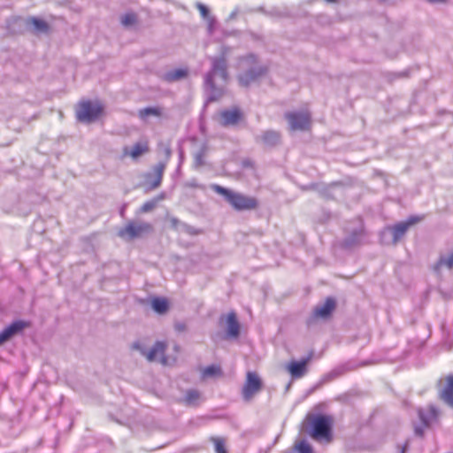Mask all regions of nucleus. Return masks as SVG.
I'll list each match as a JSON object with an SVG mask.
<instances>
[{
    "label": "nucleus",
    "mask_w": 453,
    "mask_h": 453,
    "mask_svg": "<svg viewBox=\"0 0 453 453\" xmlns=\"http://www.w3.org/2000/svg\"><path fill=\"white\" fill-rule=\"evenodd\" d=\"M165 344L162 342H157L153 347L147 351L146 357L149 361L155 360L156 357L158 354H163L165 352Z\"/></svg>",
    "instance_id": "obj_23"
},
{
    "label": "nucleus",
    "mask_w": 453,
    "mask_h": 453,
    "mask_svg": "<svg viewBox=\"0 0 453 453\" xmlns=\"http://www.w3.org/2000/svg\"><path fill=\"white\" fill-rule=\"evenodd\" d=\"M195 165H196V166H201V165H203V154L202 153H197L196 155Z\"/></svg>",
    "instance_id": "obj_36"
},
{
    "label": "nucleus",
    "mask_w": 453,
    "mask_h": 453,
    "mask_svg": "<svg viewBox=\"0 0 453 453\" xmlns=\"http://www.w3.org/2000/svg\"><path fill=\"white\" fill-rule=\"evenodd\" d=\"M150 231H152V226L150 223L129 222L126 227L119 230V235L122 238L134 239Z\"/></svg>",
    "instance_id": "obj_8"
},
{
    "label": "nucleus",
    "mask_w": 453,
    "mask_h": 453,
    "mask_svg": "<svg viewBox=\"0 0 453 453\" xmlns=\"http://www.w3.org/2000/svg\"><path fill=\"white\" fill-rule=\"evenodd\" d=\"M442 266H446L449 269L453 268V252L446 256H441L437 263L434 265V271L439 272Z\"/></svg>",
    "instance_id": "obj_25"
},
{
    "label": "nucleus",
    "mask_w": 453,
    "mask_h": 453,
    "mask_svg": "<svg viewBox=\"0 0 453 453\" xmlns=\"http://www.w3.org/2000/svg\"><path fill=\"white\" fill-rule=\"evenodd\" d=\"M437 410L434 406H430L426 410H418V417L424 426H427L436 418Z\"/></svg>",
    "instance_id": "obj_20"
},
{
    "label": "nucleus",
    "mask_w": 453,
    "mask_h": 453,
    "mask_svg": "<svg viewBox=\"0 0 453 453\" xmlns=\"http://www.w3.org/2000/svg\"><path fill=\"white\" fill-rule=\"evenodd\" d=\"M138 22V16L134 12H127L120 17V23L124 27H131Z\"/></svg>",
    "instance_id": "obj_24"
},
{
    "label": "nucleus",
    "mask_w": 453,
    "mask_h": 453,
    "mask_svg": "<svg viewBox=\"0 0 453 453\" xmlns=\"http://www.w3.org/2000/svg\"><path fill=\"white\" fill-rule=\"evenodd\" d=\"M165 167L166 162H159L153 167L151 173H148L145 175V181L149 186V189H155L160 186Z\"/></svg>",
    "instance_id": "obj_11"
},
{
    "label": "nucleus",
    "mask_w": 453,
    "mask_h": 453,
    "mask_svg": "<svg viewBox=\"0 0 453 453\" xmlns=\"http://www.w3.org/2000/svg\"><path fill=\"white\" fill-rule=\"evenodd\" d=\"M311 114L307 111H288L285 113V119L292 131H304L310 128Z\"/></svg>",
    "instance_id": "obj_6"
},
{
    "label": "nucleus",
    "mask_w": 453,
    "mask_h": 453,
    "mask_svg": "<svg viewBox=\"0 0 453 453\" xmlns=\"http://www.w3.org/2000/svg\"><path fill=\"white\" fill-rule=\"evenodd\" d=\"M239 65L242 72L238 74V81L243 87H248L258 78L264 76L268 70L267 66L261 64L253 53L241 57Z\"/></svg>",
    "instance_id": "obj_3"
},
{
    "label": "nucleus",
    "mask_w": 453,
    "mask_h": 453,
    "mask_svg": "<svg viewBox=\"0 0 453 453\" xmlns=\"http://www.w3.org/2000/svg\"><path fill=\"white\" fill-rule=\"evenodd\" d=\"M446 381L447 383L441 392V399L453 408V375H449Z\"/></svg>",
    "instance_id": "obj_18"
},
{
    "label": "nucleus",
    "mask_w": 453,
    "mask_h": 453,
    "mask_svg": "<svg viewBox=\"0 0 453 453\" xmlns=\"http://www.w3.org/2000/svg\"><path fill=\"white\" fill-rule=\"evenodd\" d=\"M330 376H336V372H332V373L330 374Z\"/></svg>",
    "instance_id": "obj_40"
},
{
    "label": "nucleus",
    "mask_w": 453,
    "mask_h": 453,
    "mask_svg": "<svg viewBox=\"0 0 453 453\" xmlns=\"http://www.w3.org/2000/svg\"><path fill=\"white\" fill-rule=\"evenodd\" d=\"M424 217L419 216H411L406 221L399 222L393 226H389L387 230L390 231L393 240V244H396L406 234L409 227L419 221H421Z\"/></svg>",
    "instance_id": "obj_10"
},
{
    "label": "nucleus",
    "mask_w": 453,
    "mask_h": 453,
    "mask_svg": "<svg viewBox=\"0 0 453 453\" xmlns=\"http://www.w3.org/2000/svg\"><path fill=\"white\" fill-rule=\"evenodd\" d=\"M309 357L303 358L300 361H292L288 366V370L293 378H301L304 375L307 369Z\"/></svg>",
    "instance_id": "obj_15"
},
{
    "label": "nucleus",
    "mask_w": 453,
    "mask_h": 453,
    "mask_svg": "<svg viewBox=\"0 0 453 453\" xmlns=\"http://www.w3.org/2000/svg\"><path fill=\"white\" fill-rule=\"evenodd\" d=\"M149 151V146L147 142H136L131 149L125 147L123 149L124 156H129L133 159H137L143 154Z\"/></svg>",
    "instance_id": "obj_17"
},
{
    "label": "nucleus",
    "mask_w": 453,
    "mask_h": 453,
    "mask_svg": "<svg viewBox=\"0 0 453 453\" xmlns=\"http://www.w3.org/2000/svg\"><path fill=\"white\" fill-rule=\"evenodd\" d=\"M256 140L261 142L265 146L273 147L280 142V134L274 130H266L261 135L256 136Z\"/></svg>",
    "instance_id": "obj_14"
},
{
    "label": "nucleus",
    "mask_w": 453,
    "mask_h": 453,
    "mask_svg": "<svg viewBox=\"0 0 453 453\" xmlns=\"http://www.w3.org/2000/svg\"><path fill=\"white\" fill-rule=\"evenodd\" d=\"M326 1L329 2V3H335L336 2V0H326Z\"/></svg>",
    "instance_id": "obj_41"
},
{
    "label": "nucleus",
    "mask_w": 453,
    "mask_h": 453,
    "mask_svg": "<svg viewBox=\"0 0 453 453\" xmlns=\"http://www.w3.org/2000/svg\"><path fill=\"white\" fill-rule=\"evenodd\" d=\"M211 441L214 442L216 453H227L223 438L211 437Z\"/></svg>",
    "instance_id": "obj_31"
},
{
    "label": "nucleus",
    "mask_w": 453,
    "mask_h": 453,
    "mask_svg": "<svg viewBox=\"0 0 453 453\" xmlns=\"http://www.w3.org/2000/svg\"><path fill=\"white\" fill-rule=\"evenodd\" d=\"M228 48L222 46L220 56L211 57V69L204 75V90L207 101L219 100L225 93L228 81L226 54Z\"/></svg>",
    "instance_id": "obj_1"
},
{
    "label": "nucleus",
    "mask_w": 453,
    "mask_h": 453,
    "mask_svg": "<svg viewBox=\"0 0 453 453\" xmlns=\"http://www.w3.org/2000/svg\"><path fill=\"white\" fill-rule=\"evenodd\" d=\"M415 434L418 436H422L423 435V429L421 427H415Z\"/></svg>",
    "instance_id": "obj_37"
},
{
    "label": "nucleus",
    "mask_w": 453,
    "mask_h": 453,
    "mask_svg": "<svg viewBox=\"0 0 453 453\" xmlns=\"http://www.w3.org/2000/svg\"><path fill=\"white\" fill-rule=\"evenodd\" d=\"M295 449L298 453H313L312 447L305 440H302L296 443Z\"/></svg>",
    "instance_id": "obj_30"
},
{
    "label": "nucleus",
    "mask_w": 453,
    "mask_h": 453,
    "mask_svg": "<svg viewBox=\"0 0 453 453\" xmlns=\"http://www.w3.org/2000/svg\"><path fill=\"white\" fill-rule=\"evenodd\" d=\"M262 388V380L256 372H248L242 395L245 401H250Z\"/></svg>",
    "instance_id": "obj_9"
},
{
    "label": "nucleus",
    "mask_w": 453,
    "mask_h": 453,
    "mask_svg": "<svg viewBox=\"0 0 453 453\" xmlns=\"http://www.w3.org/2000/svg\"><path fill=\"white\" fill-rule=\"evenodd\" d=\"M241 118L238 109L226 110L221 112V122L224 126L234 125Z\"/></svg>",
    "instance_id": "obj_19"
},
{
    "label": "nucleus",
    "mask_w": 453,
    "mask_h": 453,
    "mask_svg": "<svg viewBox=\"0 0 453 453\" xmlns=\"http://www.w3.org/2000/svg\"><path fill=\"white\" fill-rule=\"evenodd\" d=\"M27 326L23 321H14L0 333V345L11 340L12 337L22 332Z\"/></svg>",
    "instance_id": "obj_13"
},
{
    "label": "nucleus",
    "mask_w": 453,
    "mask_h": 453,
    "mask_svg": "<svg viewBox=\"0 0 453 453\" xmlns=\"http://www.w3.org/2000/svg\"><path fill=\"white\" fill-rule=\"evenodd\" d=\"M188 76V71L185 69H175L165 73L162 79L166 82H173L184 79Z\"/></svg>",
    "instance_id": "obj_22"
},
{
    "label": "nucleus",
    "mask_w": 453,
    "mask_h": 453,
    "mask_svg": "<svg viewBox=\"0 0 453 453\" xmlns=\"http://www.w3.org/2000/svg\"><path fill=\"white\" fill-rule=\"evenodd\" d=\"M151 308L157 314H165L169 310V302L164 297H153L151 300Z\"/></svg>",
    "instance_id": "obj_21"
},
{
    "label": "nucleus",
    "mask_w": 453,
    "mask_h": 453,
    "mask_svg": "<svg viewBox=\"0 0 453 453\" xmlns=\"http://www.w3.org/2000/svg\"><path fill=\"white\" fill-rule=\"evenodd\" d=\"M364 237V226L360 220L357 221V226H355L349 234L342 241V247L345 249H350L359 245L362 242Z\"/></svg>",
    "instance_id": "obj_12"
},
{
    "label": "nucleus",
    "mask_w": 453,
    "mask_h": 453,
    "mask_svg": "<svg viewBox=\"0 0 453 453\" xmlns=\"http://www.w3.org/2000/svg\"><path fill=\"white\" fill-rule=\"evenodd\" d=\"M307 432L317 441L330 442L333 439L334 418L326 414H312L306 416Z\"/></svg>",
    "instance_id": "obj_2"
},
{
    "label": "nucleus",
    "mask_w": 453,
    "mask_h": 453,
    "mask_svg": "<svg viewBox=\"0 0 453 453\" xmlns=\"http://www.w3.org/2000/svg\"><path fill=\"white\" fill-rule=\"evenodd\" d=\"M430 4L446 3L447 0H426Z\"/></svg>",
    "instance_id": "obj_39"
},
{
    "label": "nucleus",
    "mask_w": 453,
    "mask_h": 453,
    "mask_svg": "<svg viewBox=\"0 0 453 453\" xmlns=\"http://www.w3.org/2000/svg\"><path fill=\"white\" fill-rule=\"evenodd\" d=\"M221 374V369L219 366L215 365H209L203 370V378H211L219 376Z\"/></svg>",
    "instance_id": "obj_29"
},
{
    "label": "nucleus",
    "mask_w": 453,
    "mask_h": 453,
    "mask_svg": "<svg viewBox=\"0 0 453 453\" xmlns=\"http://www.w3.org/2000/svg\"><path fill=\"white\" fill-rule=\"evenodd\" d=\"M162 111L159 107H146L139 111V117L145 119L148 116H161Z\"/></svg>",
    "instance_id": "obj_28"
},
{
    "label": "nucleus",
    "mask_w": 453,
    "mask_h": 453,
    "mask_svg": "<svg viewBox=\"0 0 453 453\" xmlns=\"http://www.w3.org/2000/svg\"><path fill=\"white\" fill-rule=\"evenodd\" d=\"M211 189L222 196L225 200L236 211H248L256 209L257 201L256 198L234 192L218 184H211Z\"/></svg>",
    "instance_id": "obj_4"
},
{
    "label": "nucleus",
    "mask_w": 453,
    "mask_h": 453,
    "mask_svg": "<svg viewBox=\"0 0 453 453\" xmlns=\"http://www.w3.org/2000/svg\"><path fill=\"white\" fill-rule=\"evenodd\" d=\"M326 1L329 2V3H335L336 2V0H326Z\"/></svg>",
    "instance_id": "obj_42"
},
{
    "label": "nucleus",
    "mask_w": 453,
    "mask_h": 453,
    "mask_svg": "<svg viewBox=\"0 0 453 453\" xmlns=\"http://www.w3.org/2000/svg\"><path fill=\"white\" fill-rule=\"evenodd\" d=\"M30 24L35 27V30L39 33H47L50 29L49 24L38 18H30Z\"/></svg>",
    "instance_id": "obj_27"
},
{
    "label": "nucleus",
    "mask_w": 453,
    "mask_h": 453,
    "mask_svg": "<svg viewBox=\"0 0 453 453\" xmlns=\"http://www.w3.org/2000/svg\"><path fill=\"white\" fill-rule=\"evenodd\" d=\"M120 213H121V215H123V213H124V209H122V210H121Z\"/></svg>",
    "instance_id": "obj_43"
},
{
    "label": "nucleus",
    "mask_w": 453,
    "mask_h": 453,
    "mask_svg": "<svg viewBox=\"0 0 453 453\" xmlns=\"http://www.w3.org/2000/svg\"><path fill=\"white\" fill-rule=\"evenodd\" d=\"M132 348L134 349H136L138 351H140V353L142 355V356H145L146 357V354H147V349L145 347H143L139 342H135L133 343L132 345Z\"/></svg>",
    "instance_id": "obj_35"
},
{
    "label": "nucleus",
    "mask_w": 453,
    "mask_h": 453,
    "mask_svg": "<svg viewBox=\"0 0 453 453\" xmlns=\"http://www.w3.org/2000/svg\"><path fill=\"white\" fill-rule=\"evenodd\" d=\"M200 398V393L196 389H188L186 392L184 402L187 405L193 406L197 404V401Z\"/></svg>",
    "instance_id": "obj_26"
},
{
    "label": "nucleus",
    "mask_w": 453,
    "mask_h": 453,
    "mask_svg": "<svg viewBox=\"0 0 453 453\" xmlns=\"http://www.w3.org/2000/svg\"><path fill=\"white\" fill-rule=\"evenodd\" d=\"M196 8L198 9L201 16L203 17V19H210V10L209 8L202 4V3H196Z\"/></svg>",
    "instance_id": "obj_32"
},
{
    "label": "nucleus",
    "mask_w": 453,
    "mask_h": 453,
    "mask_svg": "<svg viewBox=\"0 0 453 453\" xmlns=\"http://www.w3.org/2000/svg\"><path fill=\"white\" fill-rule=\"evenodd\" d=\"M161 149L165 156V160H163L162 162L167 163L172 156V150L169 145L164 143L161 144Z\"/></svg>",
    "instance_id": "obj_33"
},
{
    "label": "nucleus",
    "mask_w": 453,
    "mask_h": 453,
    "mask_svg": "<svg viewBox=\"0 0 453 453\" xmlns=\"http://www.w3.org/2000/svg\"><path fill=\"white\" fill-rule=\"evenodd\" d=\"M175 328L178 331H183L185 329V325L184 324H176Z\"/></svg>",
    "instance_id": "obj_38"
},
{
    "label": "nucleus",
    "mask_w": 453,
    "mask_h": 453,
    "mask_svg": "<svg viewBox=\"0 0 453 453\" xmlns=\"http://www.w3.org/2000/svg\"><path fill=\"white\" fill-rule=\"evenodd\" d=\"M103 107L98 103L86 101L80 104L76 116L79 121L90 123L95 121L102 113Z\"/></svg>",
    "instance_id": "obj_5"
},
{
    "label": "nucleus",
    "mask_w": 453,
    "mask_h": 453,
    "mask_svg": "<svg viewBox=\"0 0 453 453\" xmlns=\"http://www.w3.org/2000/svg\"><path fill=\"white\" fill-rule=\"evenodd\" d=\"M336 308V301L333 297H327L325 303L318 304L311 317L307 319L308 326H311L317 319H326L331 317Z\"/></svg>",
    "instance_id": "obj_7"
},
{
    "label": "nucleus",
    "mask_w": 453,
    "mask_h": 453,
    "mask_svg": "<svg viewBox=\"0 0 453 453\" xmlns=\"http://www.w3.org/2000/svg\"><path fill=\"white\" fill-rule=\"evenodd\" d=\"M156 206V203L154 201H148L142 204L141 207V211L149 212L154 209Z\"/></svg>",
    "instance_id": "obj_34"
},
{
    "label": "nucleus",
    "mask_w": 453,
    "mask_h": 453,
    "mask_svg": "<svg viewBox=\"0 0 453 453\" xmlns=\"http://www.w3.org/2000/svg\"><path fill=\"white\" fill-rule=\"evenodd\" d=\"M227 336L230 338H237L240 335V324L234 311H231L226 317Z\"/></svg>",
    "instance_id": "obj_16"
}]
</instances>
